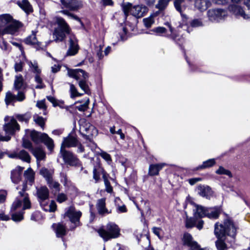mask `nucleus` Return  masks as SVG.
<instances>
[{
	"label": "nucleus",
	"instance_id": "obj_10",
	"mask_svg": "<svg viewBox=\"0 0 250 250\" xmlns=\"http://www.w3.org/2000/svg\"><path fill=\"white\" fill-rule=\"evenodd\" d=\"M244 3L247 7L245 10L235 4L229 6V9L237 17H241L246 20L250 19V0H245Z\"/></svg>",
	"mask_w": 250,
	"mask_h": 250
},
{
	"label": "nucleus",
	"instance_id": "obj_47",
	"mask_svg": "<svg viewBox=\"0 0 250 250\" xmlns=\"http://www.w3.org/2000/svg\"><path fill=\"white\" fill-rule=\"evenodd\" d=\"M216 173L219 175H226L230 177H232L231 172L221 166L219 167V168L216 171Z\"/></svg>",
	"mask_w": 250,
	"mask_h": 250
},
{
	"label": "nucleus",
	"instance_id": "obj_33",
	"mask_svg": "<svg viewBox=\"0 0 250 250\" xmlns=\"http://www.w3.org/2000/svg\"><path fill=\"white\" fill-rule=\"evenodd\" d=\"M27 64L29 67L30 70L35 75L41 73V69L39 68L38 64L36 61H28Z\"/></svg>",
	"mask_w": 250,
	"mask_h": 250
},
{
	"label": "nucleus",
	"instance_id": "obj_59",
	"mask_svg": "<svg viewBox=\"0 0 250 250\" xmlns=\"http://www.w3.org/2000/svg\"><path fill=\"white\" fill-rule=\"evenodd\" d=\"M103 47V46L100 45L97 48V56L98 57L99 59H101L103 57L102 53Z\"/></svg>",
	"mask_w": 250,
	"mask_h": 250
},
{
	"label": "nucleus",
	"instance_id": "obj_17",
	"mask_svg": "<svg viewBox=\"0 0 250 250\" xmlns=\"http://www.w3.org/2000/svg\"><path fill=\"white\" fill-rule=\"evenodd\" d=\"M78 144V141L73 136H68L64 138L62 143L61 148L65 149V147H75Z\"/></svg>",
	"mask_w": 250,
	"mask_h": 250
},
{
	"label": "nucleus",
	"instance_id": "obj_16",
	"mask_svg": "<svg viewBox=\"0 0 250 250\" xmlns=\"http://www.w3.org/2000/svg\"><path fill=\"white\" fill-rule=\"evenodd\" d=\"M183 241L184 244L190 247L191 250H197V249L200 246L196 242L193 240L191 235L188 233L184 234Z\"/></svg>",
	"mask_w": 250,
	"mask_h": 250
},
{
	"label": "nucleus",
	"instance_id": "obj_9",
	"mask_svg": "<svg viewBox=\"0 0 250 250\" xmlns=\"http://www.w3.org/2000/svg\"><path fill=\"white\" fill-rule=\"evenodd\" d=\"M26 190V185H22V190L19 191V196L17 197L13 202L11 208V212L15 211L17 209L21 207L23 203L22 209L25 210L31 208V203L28 197V194L25 192Z\"/></svg>",
	"mask_w": 250,
	"mask_h": 250
},
{
	"label": "nucleus",
	"instance_id": "obj_19",
	"mask_svg": "<svg viewBox=\"0 0 250 250\" xmlns=\"http://www.w3.org/2000/svg\"><path fill=\"white\" fill-rule=\"evenodd\" d=\"M96 208L99 214L104 215L109 214L111 211H109L105 207V199L102 198L97 201Z\"/></svg>",
	"mask_w": 250,
	"mask_h": 250
},
{
	"label": "nucleus",
	"instance_id": "obj_14",
	"mask_svg": "<svg viewBox=\"0 0 250 250\" xmlns=\"http://www.w3.org/2000/svg\"><path fill=\"white\" fill-rule=\"evenodd\" d=\"M208 15L210 21L218 22L227 16V12L221 9H212L208 11Z\"/></svg>",
	"mask_w": 250,
	"mask_h": 250
},
{
	"label": "nucleus",
	"instance_id": "obj_64",
	"mask_svg": "<svg viewBox=\"0 0 250 250\" xmlns=\"http://www.w3.org/2000/svg\"><path fill=\"white\" fill-rule=\"evenodd\" d=\"M15 70L16 72H20L22 70V64L21 62L16 63L15 64Z\"/></svg>",
	"mask_w": 250,
	"mask_h": 250
},
{
	"label": "nucleus",
	"instance_id": "obj_45",
	"mask_svg": "<svg viewBox=\"0 0 250 250\" xmlns=\"http://www.w3.org/2000/svg\"><path fill=\"white\" fill-rule=\"evenodd\" d=\"M70 97L71 98H74L76 97H80L82 95V94L78 92L77 89L73 84H71L70 85Z\"/></svg>",
	"mask_w": 250,
	"mask_h": 250
},
{
	"label": "nucleus",
	"instance_id": "obj_3",
	"mask_svg": "<svg viewBox=\"0 0 250 250\" xmlns=\"http://www.w3.org/2000/svg\"><path fill=\"white\" fill-rule=\"evenodd\" d=\"M22 26V24L9 14L0 15V37L5 34L14 35Z\"/></svg>",
	"mask_w": 250,
	"mask_h": 250
},
{
	"label": "nucleus",
	"instance_id": "obj_26",
	"mask_svg": "<svg viewBox=\"0 0 250 250\" xmlns=\"http://www.w3.org/2000/svg\"><path fill=\"white\" fill-rule=\"evenodd\" d=\"M197 191L200 196L207 198H208L211 194V188L208 186H199L197 187Z\"/></svg>",
	"mask_w": 250,
	"mask_h": 250
},
{
	"label": "nucleus",
	"instance_id": "obj_35",
	"mask_svg": "<svg viewBox=\"0 0 250 250\" xmlns=\"http://www.w3.org/2000/svg\"><path fill=\"white\" fill-rule=\"evenodd\" d=\"M23 85V79L21 75L15 76L14 86L16 89H20L22 88Z\"/></svg>",
	"mask_w": 250,
	"mask_h": 250
},
{
	"label": "nucleus",
	"instance_id": "obj_13",
	"mask_svg": "<svg viewBox=\"0 0 250 250\" xmlns=\"http://www.w3.org/2000/svg\"><path fill=\"white\" fill-rule=\"evenodd\" d=\"M4 121L7 122L3 125V130L6 134L13 135L16 130H20V125L17 121L13 117L6 116L4 118Z\"/></svg>",
	"mask_w": 250,
	"mask_h": 250
},
{
	"label": "nucleus",
	"instance_id": "obj_22",
	"mask_svg": "<svg viewBox=\"0 0 250 250\" xmlns=\"http://www.w3.org/2000/svg\"><path fill=\"white\" fill-rule=\"evenodd\" d=\"M220 213V209L218 207L207 208L206 217L209 219H216L218 218Z\"/></svg>",
	"mask_w": 250,
	"mask_h": 250
},
{
	"label": "nucleus",
	"instance_id": "obj_63",
	"mask_svg": "<svg viewBox=\"0 0 250 250\" xmlns=\"http://www.w3.org/2000/svg\"><path fill=\"white\" fill-rule=\"evenodd\" d=\"M61 181L63 183L64 186H66L67 183V179L66 174L64 173H61Z\"/></svg>",
	"mask_w": 250,
	"mask_h": 250
},
{
	"label": "nucleus",
	"instance_id": "obj_39",
	"mask_svg": "<svg viewBox=\"0 0 250 250\" xmlns=\"http://www.w3.org/2000/svg\"><path fill=\"white\" fill-rule=\"evenodd\" d=\"M87 80H81L79 82V85L80 88L84 91V92L87 94H90V90L89 89V86L86 83Z\"/></svg>",
	"mask_w": 250,
	"mask_h": 250
},
{
	"label": "nucleus",
	"instance_id": "obj_43",
	"mask_svg": "<svg viewBox=\"0 0 250 250\" xmlns=\"http://www.w3.org/2000/svg\"><path fill=\"white\" fill-rule=\"evenodd\" d=\"M153 17V15H151L149 17L143 19V22L146 27L150 28L154 24V20Z\"/></svg>",
	"mask_w": 250,
	"mask_h": 250
},
{
	"label": "nucleus",
	"instance_id": "obj_46",
	"mask_svg": "<svg viewBox=\"0 0 250 250\" xmlns=\"http://www.w3.org/2000/svg\"><path fill=\"white\" fill-rule=\"evenodd\" d=\"M16 117L20 122L28 123L31 118V116L29 113H25L24 114L17 115Z\"/></svg>",
	"mask_w": 250,
	"mask_h": 250
},
{
	"label": "nucleus",
	"instance_id": "obj_53",
	"mask_svg": "<svg viewBox=\"0 0 250 250\" xmlns=\"http://www.w3.org/2000/svg\"><path fill=\"white\" fill-rule=\"evenodd\" d=\"M89 100H87L84 103L76 106V108L80 111H84L88 108Z\"/></svg>",
	"mask_w": 250,
	"mask_h": 250
},
{
	"label": "nucleus",
	"instance_id": "obj_34",
	"mask_svg": "<svg viewBox=\"0 0 250 250\" xmlns=\"http://www.w3.org/2000/svg\"><path fill=\"white\" fill-rule=\"evenodd\" d=\"M18 158L28 163H29L31 160V157L29 153L23 149L18 152Z\"/></svg>",
	"mask_w": 250,
	"mask_h": 250
},
{
	"label": "nucleus",
	"instance_id": "obj_21",
	"mask_svg": "<svg viewBox=\"0 0 250 250\" xmlns=\"http://www.w3.org/2000/svg\"><path fill=\"white\" fill-rule=\"evenodd\" d=\"M36 34V31H32L31 34L25 39L24 42L27 44L35 45L36 49H39L40 42H38Z\"/></svg>",
	"mask_w": 250,
	"mask_h": 250
},
{
	"label": "nucleus",
	"instance_id": "obj_4",
	"mask_svg": "<svg viewBox=\"0 0 250 250\" xmlns=\"http://www.w3.org/2000/svg\"><path fill=\"white\" fill-rule=\"evenodd\" d=\"M36 195L42 208L46 211L54 212L56 210L57 205L55 202L51 201L50 203H46V200L49 197V190L45 186L36 188Z\"/></svg>",
	"mask_w": 250,
	"mask_h": 250
},
{
	"label": "nucleus",
	"instance_id": "obj_18",
	"mask_svg": "<svg viewBox=\"0 0 250 250\" xmlns=\"http://www.w3.org/2000/svg\"><path fill=\"white\" fill-rule=\"evenodd\" d=\"M52 228L57 237L62 238L67 233L66 227L61 223L53 224Z\"/></svg>",
	"mask_w": 250,
	"mask_h": 250
},
{
	"label": "nucleus",
	"instance_id": "obj_1",
	"mask_svg": "<svg viewBox=\"0 0 250 250\" xmlns=\"http://www.w3.org/2000/svg\"><path fill=\"white\" fill-rule=\"evenodd\" d=\"M56 22L58 24V27L54 29L53 33L54 41L56 42H62L65 39L66 35H68L69 45L66 55H75L77 54L79 49L78 40L75 36L70 33L71 29L63 18L56 17Z\"/></svg>",
	"mask_w": 250,
	"mask_h": 250
},
{
	"label": "nucleus",
	"instance_id": "obj_11",
	"mask_svg": "<svg viewBox=\"0 0 250 250\" xmlns=\"http://www.w3.org/2000/svg\"><path fill=\"white\" fill-rule=\"evenodd\" d=\"M82 215V212L76 210L73 206L69 207L65 212V215L69 218L71 223L74 225L73 229L81 225L80 219Z\"/></svg>",
	"mask_w": 250,
	"mask_h": 250
},
{
	"label": "nucleus",
	"instance_id": "obj_41",
	"mask_svg": "<svg viewBox=\"0 0 250 250\" xmlns=\"http://www.w3.org/2000/svg\"><path fill=\"white\" fill-rule=\"evenodd\" d=\"M23 213L24 212L23 211L12 213L11 215L12 219L14 222H20L23 219Z\"/></svg>",
	"mask_w": 250,
	"mask_h": 250
},
{
	"label": "nucleus",
	"instance_id": "obj_55",
	"mask_svg": "<svg viewBox=\"0 0 250 250\" xmlns=\"http://www.w3.org/2000/svg\"><path fill=\"white\" fill-rule=\"evenodd\" d=\"M101 169L98 171L96 168L93 169V179L95 180L96 183L98 182L100 179Z\"/></svg>",
	"mask_w": 250,
	"mask_h": 250
},
{
	"label": "nucleus",
	"instance_id": "obj_24",
	"mask_svg": "<svg viewBox=\"0 0 250 250\" xmlns=\"http://www.w3.org/2000/svg\"><path fill=\"white\" fill-rule=\"evenodd\" d=\"M34 176L35 173L30 167L28 168L24 171V176L25 177L26 183H24L23 185H26V189L27 188V183H28L30 186L32 185L34 182Z\"/></svg>",
	"mask_w": 250,
	"mask_h": 250
},
{
	"label": "nucleus",
	"instance_id": "obj_28",
	"mask_svg": "<svg viewBox=\"0 0 250 250\" xmlns=\"http://www.w3.org/2000/svg\"><path fill=\"white\" fill-rule=\"evenodd\" d=\"M33 155L36 157L37 161L43 160L45 157V153L40 147L34 148L31 151Z\"/></svg>",
	"mask_w": 250,
	"mask_h": 250
},
{
	"label": "nucleus",
	"instance_id": "obj_20",
	"mask_svg": "<svg viewBox=\"0 0 250 250\" xmlns=\"http://www.w3.org/2000/svg\"><path fill=\"white\" fill-rule=\"evenodd\" d=\"M23 167L18 166L11 171V179L15 184H18L21 178V173Z\"/></svg>",
	"mask_w": 250,
	"mask_h": 250
},
{
	"label": "nucleus",
	"instance_id": "obj_30",
	"mask_svg": "<svg viewBox=\"0 0 250 250\" xmlns=\"http://www.w3.org/2000/svg\"><path fill=\"white\" fill-rule=\"evenodd\" d=\"M215 164L214 159H210L203 162L201 165L195 168V170H199L213 167Z\"/></svg>",
	"mask_w": 250,
	"mask_h": 250
},
{
	"label": "nucleus",
	"instance_id": "obj_12",
	"mask_svg": "<svg viewBox=\"0 0 250 250\" xmlns=\"http://www.w3.org/2000/svg\"><path fill=\"white\" fill-rule=\"evenodd\" d=\"M60 154L65 163L70 166H80V162L77 157L71 152L61 148Z\"/></svg>",
	"mask_w": 250,
	"mask_h": 250
},
{
	"label": "nucleus",
	"instance_id": "obj_56",
	"mask_svg": "<svg viewBox=\"0 0 250 250\" xmlns=\"http://www.w3.org/2000/svg\"><path fill=\"white\" fill-rule=\"evenodd\" d=\"M67 199V196L64 193H59L57 196V201L59 203H62L66 201Z\"/></svg>",
	"mask_w": 250,
	"mask_h": 250
},
{
	"label": "nucleus",
	"instance_id": "obj_15",
	"mask_svg": "<svg viewBox=\"0 0 250 250\" xmlns=\"http://www.w3.org/2000/svg\"><path fill=\"white\" fill-rule=\"evenodd\" d=\"M68 74L69 77L79 81L87 80L88 78V74L81 69L69 70L68 71Z\"/></svg>",
	"mask_w": 250,
	"mask_h": 250
},
{
	"label": "nucleus",
	"instance_id": "obj_23",
	"mask_svg": "<svg viewBox=\"0 0 250 250\" xmlns=\"http://www.w3.org/2000/svg\"><path fill=\"white\" fill-rule=\"evenodd\" d=\"M167 165V164L164 163L150 165L149 167L148 174L150 176L157 175L159 171Z\"/></svg>",
	"mask_w": 250,
	"mask_h": 250
},
{
	"label": "nucleus",
	"instance_id": "obj_38",
	"mask_svg": "<svg viewBox=\"0 0 250 250\" xmlns=\"http://www.w3.org/2000/svg\"><path fill=\"white\" fill-rule=\"evenodd\" d=\"M48 186L51 189L58 192L60 190V184L57 181H54L53 178L47 182Z\"/></svg>",
	"mask_w": 250,
	"mask_h": 250
},
{
	"label": "nucleus",
	"instance_id": "obj_6",
	"mask_svg": "<svg viewBox=\"0 0 250 250\" xmlns=\"http://www.w3.org/2000/svg\"><path fill=\"white\" fill-rule=\"evenodd\" d=\"M165 24L168 27L169 33L167 32L165 27L160 26L153 28L151 31L155 33L156 35L168 38L172 40L176 43L180 45L184 40L182 36H180L178 34V33L172 27L171 24L169 22H166Z\"/></svg>",
	"mask_w": 250,
	"mask_h": 250
},
{
	"label": "nucleus",
	"instance_id": "obj_50",
	"mask_svg": "<svg viewBox=\"0 0 250 250\" xmlns=\"http://www.w3.org/2000/svg\"><path fill=\"white\" fill-rule=\"evenodd\" d=\"M204 23L201 19H194L190 22V25L192 27H199L204 25Z\"/></svg>",
	"mask_w": 250,
	"mask_h": 250
},
{
	"label": "nucleus",
	"instance_id": "obj_60",
	"mask_svg": "<svg viewBox=\"0 0 250 250\" xmlns=\"http://www.w3.org/2000/svg\"><path fill=\"white\" fill-rule=\"evenodd\" d=\"M25 99V96L23 93L21 92H19L17 95L16 96V100L21 102L23 101Z\"/></svg>",
	"mask_w": 250,
	"mask_h": 250
},
{
	"label": "nucleus",
	"instance_id": "obj_31",
	"mask_svg": "<svg viewBox=\"0 0 250 250\" xmlns=\"http://www.w3.org/2000/svg\"><path fill=\"white\" fill-rule=\"evenodd\" d=\"M46 98L52 104L53 106H59L61 108L67 109V107L65 106L63 101L58 100L52 96H47Z\"/></svg>",
	"mask_w": 250,
	"mask_h": 250
},
{
	"label": "nucleus",
	"instance_id": "obj_37",
	"mask_svg": "<svg viewBox=\"0 0 250 250\" xmlns=\"http://www.w3.org/2000/svg\"><path fill=\"white\" fill-rule=\"evenodd\" d=\"M195 6L200 10H204L207 8L206 0H195Z\"/></svg>",
	"mask_w": 250,
	"mask_h": 250
},
{
	"label": "nucleus",
	"instance_id": "obj_57",
	"mask_svg": "<svg viewBox=\"0 0 250 250\" xmlns=\"http://www.w3.org/2000/svg\"><path fill=\"white\" fill-rule=\"evenodd\" d=\"M87 144V147H88L92 151H96V149L97 148V146L94 142L89 140Z\"/></svg>",
	"mask_w": 250,
	"mask_h": 250
},
{
	"label": "nucleus",
	"instance_id": "obj_8",
	"mask_svg": "<svg viewBox=\"0 0 250 250\" xmlns=\"http://www.w3.org/2000/svg\"><path fill=\"white\" fill-rule=\"evenodd\" d=\"M123 10L126 17L128 13L137 18L144 17L148 12V8L143 4L132 6L130 3L125 4L123 6Z\"/></svg>",
	"mask_w": 250,
	"mask_h": 250
},
{
	"label": "nucleus",
	"instance_id": "obj_62",
	"mask_svg": "<svg viewBox=\"0 0 250 250\" xmlns=\"http://www.w3.org/2000/svg\"><path fill=\"white\" fill-rule=\"evenodd\" d=\"M83 6V2L82 1H77L75 5L73 6H71V9L73 10H76L82 7Z\"/></svg>",
	"mask_w": 250,
	"mask_h": 250
},
{
	"label": "nucleus",
	"instance_id": "obj_27",
	"mask_svg": "<svg viewBox=\"0 0 250 250\" xmlns=\"http://www.w3.org/2000/svg\"><path fill=\"white\" fill-rule=\"evenodd\" d=\"M207 208L201 206L196 205L194 211V216L195 217L202 218L206 217Z\"/></svg>",
	"mask_w": 250,
	"mask_h": 250
},
{
	"label": "nucleus",
	"instance_id": "obj_40",
	"mask_svg": "<svg viewBox=\"0 0 250 250\" xmlns=\"http://www.w3.org/2000/svg\"><path fill=\"white\" fill-rule=\"evenodd\" d=\"M34 121L40 126L42 129H43L45 125V119L38 115H35L33 116Z\"/></svg>",
	"mask_w": 250,
	"mask_h": 250
},
{
	"label": "nucleus",
	"instance_id": "obj_5",
	"mask_svg": "<svg viewBox=\"0 0 250 250\" xmlns=\"http://www.w3.org/2000/svg\"><path fill=\"white\" fill-rule=\"evenodd\" d=\"M97 232L104 241L117 238L120 235V228L117 225L113 222L108 223L104 228L99 229Z\"/></svg>",
	"mask_w": 250,
	"mask_h": 250
},
{
	"label": "nucleus",
	"instance_id": "obj_58",
	"mask_svg": "<svg viewBox=\"0 0 250 250\" xmlns=\"http://www.w3.org/2000/svg\"><path fill=\"white\" fill-rule=\"evenodd\" d=\"M105 187V190L108 193H111L113 191L112 187L111 186L110 182L108 180H105L104 182Z\"/></svg>",
	"mask_w": 250,
	"mask_h": 250
},
{
	"label": "nucleus",
	"instance_id": "obj_36",
	"mask_svg": "<svg viewBox=\"0 0 250 250\" xmlns=\"http://www.w3.org/2000/svg\"><path fill=\"white\" fill-rule=\"evenodd\" d=\"M169 1L170 0H158L155 7L160 11H163L167 8Z\"/></svg>",
	"mask_w": 250,
	"mask_h": 250
},
{
	"label": "nucleus",
	"instance_id": "obj_52",
	"mask_svg": "<svg viewBox=\"0 0 250 250\" xmlns=\"http://www.w3.org/2000/svg\"><path fill=\"white\" fill-rule=\"evenodd\" d=\"M196 220L193 218H187L186 221V227L187 228H191L195 226Z\"/></svg>",
	"mask_w": 250,
	"mask_h": 250
},
{
	"label": "nucleus",
	"instance_id": "obj_61",
	"mask_svg": "<svg viewBox=\"0 0 250 250\" xmlns=\"http://www.w3.org/2000/svg\"><path fill=\"white\" fill-rule=\"evenodd\" d=\"M6 194V192L5 191H0V203H2L5 201Z\"/></svg>",
	"mask_w": 250,
	"mask_h": 250
},
{
	"label": "nucleus",
	"instance_id": "obj_29",
	"mask_svg": "<svg viewBox=\"0 0 250 250\" xmlns=\"http://www.w3.org/2000/svg\"><path fill=\"white\" fill-rule=\"evenodd\" d=\"M80 130L81 132L85 131L87 134H83V135H85L86 136H89L90 135H93L94 133L97 134V131L94 127L89 124L86 125V126L81 125Z\"/></svg>",
	"mask_w": 250,
	"mask_h": 250
},
{
	"label": "nucleus",
	"instance_id": "obj_44",
	"mask_svg": "<svg viewBox=\"0 0 250 250\" xmlns=\"http://www.w3.org/2000/svg\"><path fill=\"white\" fill-rule=\"evenodd\" d=\"M16 100V96L13 95L11 92L8 91L6 93L5 102L7 105L9 104L12 102Z\"/></svg>",
	"mask_w": 250,
	"mask_h": 250
},
{
	"label": "nucleus",
	"instance_id": "obj_48",
	"mask_svg": "<svg viewBox=\"0 0 250 250\" xmlns=\"http://www.w3.org/2000/svg\"><path fill=\"white\" fill-rule=\"evenodd\" d=\"M185 1V0H174V4L175 8L179 12L181 13L182 17H184L185 15L182 13L183 7L181 6V4Z\"/></svg>",
	"mask_w": 250,
	"mask_h": 250
},
{
	"label": "nucleus",
	"instance_id": "obj_49",
	"mask_svg": "<svg viewBox=\"0 0 250 250\" xmlns=\"http://www.w3.org/2000/svg\"><path fill=\"white\" fill-rule=\"evenodd\" d=\"M22 146L24 148L29 149L30 151H31L34 148L32 147V144L31 142L30 141L24 138L22 139Z\"/></svg>",
	"mask_w": 250,
	"mask_h": 250
},
{
	"label": "nucleus",
	"instance_id": "obj_25",
	"mask_svg": "<svg viewBox=\"0 0 250 250\" xmlns=\"http://www.w3.org/2000/svg\"><path fill=\"white\" fill-rule=\"evenodd\" d=\"M17 3L26 14H28L33 11L32 6L28 0L18 1Z\"/></svg>",
	"mask_w": 250,
	"mask_h": 250
},
{
	"label": "nucleus",
	"instance_id": "obj_42",
	"mask_svg": "<svg viewBox=\"0 0 250 250\" xmlns=\"http://www.w3.org/2000/svg\"><path fill=\"white\" fill-rule=\"evenodd\" d=\"M41 74H36L35 76V81L38 83L36 86L37 89H42L45 87V85L42 82V80L40 76Z\"/></svg>",
	"mask_w": 250,
	"mask_h": 250
},
{
	"label": "nucleus",
	"instance_id": "obj_32",
	"mask_svg": "<svg viewBox=\"0 0 250 250\" xmlns=\"http://www.w3.org/2000/svg\"><path fill=\"white\" fill-rule=\"evenodd\" d=\"M40 174L42 176L47 182L52 179L54 171L52 170H49L46 168H42L40 171Z\"/></svg>",
	"mask_w": 250,
	"mask_h": 250
},
{
	"label": "nucleus",
	"instance_id": "obj_7",
	"mask_svg": "<svg viewBox=\"0 0 250 250\" xmlns=\"http://www.w3.org/2000/svg\"><path fill=\"white\" fill-rule=\"evenodd\" d=\"M26 135H29L32 140L35 143H43L46 146L50 151H52L54 148L53 140L50 138L48 135L44 133L38 132L35 130H25Z\"/></svg>",
	"mask_w": 250,
	"mask_h": 250
},
{
	"label": "nucleus",
	"instance_id": "obj_54",
	"mask_svg": "<svg viewBox=\"0 0 250 250\" xmlns=\"http://www.w3.org/2000/svg\"><path fill=\"white\" fill-rule=\"evenodd\" d=\"M100 155L108 164L111 162L112 159L110 155L104 151H101Z\"/></svg>",
	"mask_w": 250,
	"mask_h": 250
},
{
	"label": "nucleus",
	"instance_id": "obj_2",
	"mask_svg": "<svg viewBox=\"0 0 250 250\" xmlns=\"http://www.w3.org/2000/svg\"><path fill=\"white\" fill-rule=\"evenodd\" d=\"M236 233V228L230 219H226L223 224L216 223L214 227V234L218 238L215 244L218 250H227L228 247L224 241L221 239L226 235L234 239Z\"/></svg>",
	"mask_w": 250,
	"mask_h": 250
},
{
	"label": "nucleus",
	"instance_id": "obj_51",
	"mask_svg": "<svg viewBox=\"0 0 250 250\" xmlns=\"http://www.w3.org/2000/svg\"><path fill=\"white\" fill-rule=\"evenodd\" d=\"M36 105L40 109H42L43 110V114L44 115H45L46 114V110L47 108V106L45 104V100H42L41 101H38Z\"/></svg>",
	"mask_w": 250,
	"mask_h": 250
}]
</instances>
